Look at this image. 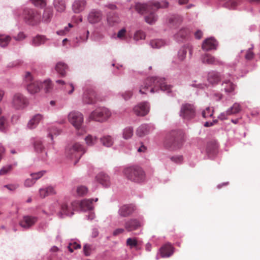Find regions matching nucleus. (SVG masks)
I'll list each match as a JSON object with an SVG mask.
<instances>
[{
    "mask_svg": "<svg viewBox=\"0 0 260 260\" xmlns=\"http://www.w3.org/2000/svg\"><path fill=\"white\" fill-rule=\"evenodd\" d=\"M169 6V3L166 1L158 2H149L147 4L137 3L136 4V11L142 14H148L145 19L149 24H152L157 20L155 12L159 8H166Z\"/></svg>",
    "mask_w": 260,
    "mask_h": 260,
    "instance_id": "f257e3e1",
    "label": "nucleus"
},
{
    "mask_svg": "<svg viewBox=\"0 0 260 260\" xmlns=\"http://www.w3.org/2000/svg\"><path fill=\"white\" fill-rule=\"evenodd\" d=\"M170 92L171 86L168 85L164 78L158 77L148 78L139 87V93L147 94L148 91L151 93L157 92L159 89Z\"/></svg>",
    "mask_w": 260,
    "mask_h": 260,
    "instance_id": "f03ea898",
    "label": "nucleus"
},
{
    "mask_svg": "<svg viewBox=\"0 0 260 260\" xmlns=\"http://www.w3.org/2000/svg\"><path fill=\"white\" fill-rule=\"evenodd\" d=\"M184 141V134L181 131H172L167 137L166 146L174 150L181 148Z\"/></svg>",
    "mask_w": 260,
    "mask_h": 260,
    "instance_id": "7ed1b4c3",
    "label": "nucleus"
},
{
    "mask_svg": "<svg viewBox=\"0 0 260 260\" xmlns=\"http://www.w3.org/2000/svg\"><path fill=\"white\" fill-rule=\"evenodd\" d=\"M23 80L27 91L31 94L39 92L42 87V83L35 80L29 72L25 73Z\"/></svg>",
    "mask_w": 260,
    "mask_h": 260,
    "instance_id": "20e7f679",
    "label": "nucleus"
},
{
    "mask_svg": "<svg viewBox=\"0 0 260 260\" xmlns=\"http://www.w3.org/2000/svg\"><path fill=\"white\" fill-rule=\"evenodd\" d=\"M123 173L128 180L135 182H140L145 179L144 171L138 166L126 168L123 170Z\"/></svg>",
    "mask_w": 260,
    "mask_h": 260,
    "instance_id": "39448f33",
    "label": "nucleus"
},
{
    "mask_svg": "<svg viewBox=\"0 0 260 260\" xmlns=\"http://www.w3.org/2000/svg\"><path fill=\"white\" fill-rule=\"evenodd\" d=\"M84 153L83 146L79 143H75L73 145L68 146L66 150V154L68 158L70 159L75 158L76 161L74 162L75 165L77 161Z\"/></svg>",
    "mask_w": 260,
    "mask_h": 260,
    "instance_id": "423d86ee",
    "label": "nucleus"
},
{
    "mask_svg": "<svg viewBox=\"0 0 260 260\" xmlns=\"http://www.w3.org/2000/svg\"><path fill=\"white\" fill-rule=\"evenodd\" d=\"M23 17L26 23L30 25H37L41 21L40 14L34 9H25L23 12Z\"/></svg>",
    "mask_w": 260,
    "mask_h": 260,
    "instance_id": "0eeeda50",
    "label": "nucleus"
},
{
    "mask_svg": "<svg viewBox=\"0 0 260 260\" xmlns=\"http://www.w3.org/2000/svg\"><path fill=\"white\" fill-rule=\"evenodd\" d=\"M196 111L192 104L186 103L182 104L181 107L180 115L185 120H190L196 116Z\"/></svg>",
    "mask_w": 260,
    "mask_h": 260,
    "instance_id": "6e6552de",
    "label": "nucleus"
},
{
    "mask_svg": "<svg viewBox=\"0 0 260 260\" xmlns=\"http://www.w3.org/2000/svg\"><path fill=\"white\" fill-rule=\"evenodd\" d=\"M111 115L110 111L106 108H99L93 111L89 116V119L102 122L107 120Z\"/></svg>",
    "mask_w": 260,
    "mask_h": 260,
    "instance_id": "1a4fd4ad",
    "label": "nucleus"
},
{
    "mask_svg": "<svg viewBox=\"0 0 260 260\" xmlns=\"http://www.w3.org/2000/svg\"><path fill=\"white\" fill-rule=\"evenodd\" d=\"M143 225V220L139 218H130L124 222L125 230L128 232H133L141 229Z\"/></svg>",
    "mask_w": 260,
    "mask_h": 260,
    "instance_id": "9d476101",
    "label": "nucleus"
},
{
    "mask_svg": "<svg viewBox=\"0 0 260 260\" xmlns=\"http://www.w3.org/2000/svg\"><path fill=\"white\" fill-rule=\"evenodd\" d=\"M78 201L73 202L69 206L67 203H63L60 205V210L58 213L60 217L63 215L72 216L73 215V211L78 206Z\"/></svg>",
    "mask_w": 260,
    "mask_h": 260,
    "instance_id": "9b49d317",
    "label": "nucleus"
},
{
    "mask_svg": "<svg viewBox=\"0 0 260 260\" xmlns=\"http://www.w3.org/2000/svg\"><path fill=\"white\" fill-rule=\"evenodd\" d=\"M69 120L77 129L79 130L81 128L83 122V116L80 112L73 111L69 114Z\"/></svg>",
    "mask_w": 260,
    "mask_h": 260,
    "instance_id": "f8f14e48",
    "label": "nucleus"
},
{
    "mask_svg": "<svg viewBox=\"0 0 260 260\" xmlns=\"http://www.w3.org/2000/svg\"><path fill=\"white\" fill-rule=\"evenodd\" d=\"M149 111V105L147 102H143L137 105L134 108V112L138 116H143Z\"/></svg>",
    "mask_w": 260,
    "mask_h": 260,
    "instance_id": "ddd939ff",
    "label": "nucleus"
},
{
    "mask_svg": "<svg viewBox=\"0 0 260 260\" xmlns=\"http://www.w3.org/2000/svg\"><path fill=\"white\" fill-rule=\"evenodd\" d=\"M136 209V207L133 205H124L120 207L118 213L122 217H127L132 215Z\"/></svg>",
    "mask_w": 260,
    "mask_h": 260,
    "instance_id": "4468645a",
    "label": "nucleus"
},
{
    "mask_svg": "<svg viewBox=\"0 0 260 260\" xmlns=\"http://www.w3.org/2000/svg\"><path fill=\"white\" fill-rule=\"evenodd\" d=\"M103 18V14L100 11L92 10L88 16V21L90 23L95 24L100 22Z\"/></svg>",
    "mask_w": 260,
    "mask_h": 260,
    "instance_id": "2eb2a0df",
    "label": "nucleus"
},
{
    "mask_svg": "<svg viewBox=\"0 0 260 260\" xmlns=\"http://www.w3.org/2000/svg\"><path fill=\"white\" fill-rule=\"evenodd\" d=\"M83 101L88 104H94L96 101L95 92L92 89L87 90L83 94Z\"/></svg>",
    "mask_w": 260,
    "mask_h": 260,
    "instance_id": "dca6fc26",
    "label": "nucleus"
},
{
    "mask_svg": "<svg viewBox=\"0 0 260 260\" xmlns=\"http://www.w3.org/2000/svg\"><path fill=\"white\" fill-rule=\"evenodd\" d=\"M37 219L36 217L25 216L20 221L19 224L22 228L27 229L33 225L37 222Z\"/></svg>",
    "mask_w": 260,
    "mask_h": 260,
    "instance_id": "f3484780",
    "label": "nucleus"
},
{
    "mask_svg": "<svg viewBox=\"0 0 260 260\" xmlns=\"http://www.w3.org/2000/svg\"><path fill=\"white\" fill-rule=\"evenodd\" d=\"M217 42L213 38L206 39L202 44V49L205 51L216 49Z\"/></svg>",
    "mask_w": 260,
    "mask_h": 260,
    "instance_id": "a211bd4d",
    "label": "nucleus"
},
{
    "mask_svg": "<svg viewBox=\"0 0 260 260\" xmlns=\"http://www.w3.org/2000/svg\"><path fill=\"white\" fill-rule=\"evenodd\" d=\"M85 0H75L72 5V9L76 13H78L83 11L86 7Z\"/></svg>",
    "mask_w": 260,
    "mask_h": 260,
    "instance_id": "6ab92c4d",
    "label": "nucleus"
},
{
    "mask_svg": "<svg viewBox=\"0 0 260 260\" xmlns=\"http://www.w3.org/2000/svg\"><path fill=\"white\" fill-rule=\"evenodd\" d=\"M162 257H168L174 253V247L170 244L164 245L160 249Z\"/></svg>",
    "mask_w": 260,
    "mask_h": 260,
    "instance_id": "aec40b11",
    "label": "nucleus"
},
{
    "mask_svg": "<svg viewBox=\"0 0 260 260\" xmlns=\"http://www.w3.org/2000/svg\"><path fill=\"white\" fill-rule=\"evenodd\" d=\"M97 181L105 187L110 185V180L108 175L104 173H99L96 177Z\"/></svg>",
    "mask_w": 260,
    "mask_h": 260,
    "instance_id": "412c9836",
    "label": "nucleus"
},
{
    "mask_svg": "<svg viewBox=\"0 0 260 260\" xmlns=\"http://www.w3.org/2000/svg\"><path fill=\"white\" fill-rule=\"evenodd\" d=\"M204 63L212 64H222V62L209 54H206L202 58Z\"/></svg>",
    "mask_w": 260,
    "mask_h": 260,
    "instance_id": "4be33fe9",
    "label": "nucleus"
},
{
    "mask_svg": "<svg viewBox=\"0 0 260 260\" xmlns=\"http://www.w3.org/2000/svg\"><path fill=\"white\" fill-rule=\"evenodd\" d=\"M150 132V126L146 124L141 125L136 130V135L139 137H143L148 135Z\"/></svg>",
    "mask_w": 260,
    "mask_h": 260,
    "instance_id": "5701e85b",
    "label": "nucleus"
},
{
    "mask_svg": "<svg viewBox=\"0 0 260 260\" xmlns=\"http://www.w3.org/2000/svg\"><path fill=\"white\" fill-rule=\"evenodd\" d=\"M28 104V100L21 94L17 93V110L23 109Z\"/></svg>",
    "mask_w": 260,
    "mask_h": 260,
    "instance_id": "b1692460",
    "label": "nucleus"
},
{
    "mask_svg": "<svg viewBox=\"0 0 260 260\" xmlns=\"http://www.w3.org/2000/svg\"><path fill=\"white\" fill-rule=\"evenodd\" d=\"M42 118V116L41 114H38L34 115L31 119L29 121L27 126L30 129L35 128L40 122Z\"/></svg>",
    "mask_w": 260,
    "mask_h": 260,
    "instance_id": "393cba45",
    "label": "nucleus"
},
{
    "mask_svg": "<svg viewBox=\"0 0 260 260\" xmlns=\"http://www.w3.org/2000/svg\"><path fill=\"white\" fill-rule=\"evenodd\" d=\"M93 200H83L79 203L80 209L83 211L91 210L93 208L92 206Z\"/></svg>",
    "mask_w": 260,
    "mask_h": 260,
    "instance_id": "a878e982",
    "label": "nucleus"
},
{
    "mask_svg": "<svg viewBox=\"0 0 260 260\" xmlns=\"http://www.w3.org/2000/svg\"><path fill=\"white\" fill-rule=\"evenodd\" d=\"M47 39L43 35H37L34 37L32 40V45L34 46H39L45 44Z\"/></svg>",
    "mask_w": 260,
    "mask_h": 260,
    "instance_id": "bb28decb",
    "label": "nucleus"
},
{
    "mask_svg": "<svg viewBox=\"0 0 260 260\" xmlns=\"http://www.w3.org/2000/svg\"><path fill=\"white\" fill-rule=\"evenodd\" d=\"M220 80V77L218 74L215 72H211L209 73L208 76V81L211 84L218 83Z\"/></svg>",
    "mask_w": 260,
    "mask_h": 260,
    "instance_id": "cd10ccee",
    "label": "nucleus"
},
{
    "mask_svg": "<svg viewBox=\"0 0 260 260\" xmlns=\"http://www.w3.org/2000/svg\"><path fill=\"white\" fill-rule=\"evenodd\" d=\"M54 6L57 11L63 12L66 8L64 0H54Z\"/></svg>",
    "mask_w": 260,
    "mask_h": 260,
    "instance_id": "c85d7f7f",
    "label": "nucleus"
},
{
    "mask_svg": "<svg viewBox=\"0 0 260 260\" xmlns=\"http://www.w3.org/2000/svg\"><path fill=\"white\" fill-rule=\"evenodd\" d=\"M67 65L63 62H59L55 66V70L60 75L63 76L66 75Z\"/></svg>",
    "mask_w": 260,
    "mask_h": 260,
    "instance_id": "c756f323",
    "label": "nucleus"
},
{
    "mask_svg": "<svg viewBox=\"0 0 260 260\" xmlns=\"http://www.w3.org/2000/svg\"><path fill=\"white\" fill-rule=\"evenodd\" d=\"M218 145L216 142L211 141L207 144L206 151L208 153L212 154L216 152Z\"/></svg>",
    "mask_w": 260,
    "mask_h": 260,
    "instance_id": "7c9ffc66",
    "label": "nucleus"
},
{
    "mask_svg": "<svg viewBox=\"0 0 260 260\" xmlns=\"http://www.w3.org/2000/svg\"><path fill=\"white\" fill-rule=\"evenodd\" d=\"M100 141L103 146L106 147H110L113 144V140L110 136H105L100 139Z\"/></svg>",
    "mask_w": 260,
    "mask_h": 260,
    "instance_id": "2f4dec72",
    "label": "nucleus"
},
{
    "mask_svg": "<svg viewBox=\"0 0 260 260\" xmlns=\"http://www.w3.org/2000/svg\"><path fill=\"white\" fill-rule=\"evenodd\" d=\"M241 110V107L239 104L235 103L232 107L226 111V115H232L239 113Z\"/></svg>",
    "mask_w": 260,
    "mask_h": 260,
    "instance_id": "473e14b6",
    "label": "nucleus"
},
{
    "mask_svg": "<svg viewBox=\"0 0 260 260\" xmlns=\"http://www.w3.org/2000/svg\"><path fill=\"white\" fill-rule=\"evenodd\" d=\"M52 16V10L50 9L47 8L44 10L43 14V21L46 23L50 22Z\"/></svg>",
    "mask_w": 260,
    "mask_h": 260,
    "instance_id": "72a5a7b5",
    "label": "nucleus"
},
{
    "mask_svg": "<svg viewBox=\"0 0 260 260\" xmlns=\"http://www.w3.org/2000/svg\"><path fill=\"white\" fill-rule=\"evenodd\" d=\"M85 141L88 146H93L98 142V138L95 136L89 135L85 138Z\"/></svg>",
    "mask_w": 260,
    "mask_h": 260,
    "instance_id": "f704fd0d",
    "label": "nucleus"
},
{
    "mask_svg": "<svg viewBox=\"0 0 260 260\" xmlns=\"http://www.w3.org/2000/svg\"><path fill=\"white\" fill-rule=\"evenodd\" d=\"M119 19L117 15L114 14H110L108 16L107 21L110 25H113L115 23L119 22Z\"/></svg>",
    "mask_w": 260,
    "mask_h": 260,
    "instance_id": "c9c22d12",
    "label": "nucleus"
},
{
    "mask_svg": "<svg viewBox=\"0 0 260 260\" xmlns=\"http://www.w3.org/2000/svg\"><path fill=\"white\" fill-rule=\"evenodd\" d=\"M133 135V128L132 127H125L123 131V138L124 139H128Z\"/></svg>",
    "mask_w": 260,
    "mask_h": 260,
    "instance_id": "e433bc0d",
    "label": "nucleus"
},
{
    "mask_svg": "<svg viewBox=\"0 0 260 260\" xmlns=\"http://www.w3.org/2000/svg\"><path fill=\"white\" fill-rule=\"evenodd\" d=\"M165 42L160 39H155L150 42V45L153 48H159L165 45Z\"/></svg>",
    "mask_w": 260,
    "mask_h": 260,
    "instance_id": "4c0bfd02",
    "label": "nucleus"
},
{
    "mask_svg": "<svg viewBox=\"0 0 260 260\" xmlns=\"http://www.w3.org/2000/svg\"><path fill=\"white\" fill-rule=\"evenodd\" d=\"M56 83L58 84H65V90L68 92L69 94H71L73 93L74 90V87L73 84H65L64 82L62 80H57Z\"/></svg>",
    "mask_w": 260,
    "mask_h": 260,
    "instance_id": "58836bf2",
    "label": "nucleus"
},
{
    "mask_svg": "<svg viewBox=\"0 0 260 260\" xmlns=\"http://www.w3.org/2000/svg\"><path fill=\"white\" fill-rule=\"evenodd\" d=\"M13 169V166L11 165H7L4 166L0 170V175H5L10 173Z\"/></svg>",
    "mask_w": 260,
    "mask_h": 260,
    "instance_id": "ea45409f",
    "label": "nucleus"
},
{
    "mask_svg": "<svg viewBox=\"0 0 260 260\" xmlns=\"http://www.w3.org/2000/svg\"><path fill=\"white\" fill-rule=\"evenodd\" d=\"M10 39V37L8 36L0 35V46L2 47H6L8 44Z\"/></svg>",
    "mask_w": 260,
    "mask_h": 260,
    "instance_id": "a19ab883",
    "label": "nucleus"
},
{
    "mask_svg": "<svg viewBox=\"0 0 260 260\" xmlns=\"http://www.w3.org/2000/svg\"><path fill=\"white\" fill-rule=\"evenodd\" d=\"M223 85L224 86V89L226 92H232L235 89V85L230 81H224Z\"/></svg>",
    "mask_w": 260,
    "mask_h": 260,
    "instance_id": "79ce46f5",
    "label": "nucleus"
},
{
    "mask_svg": "<svg viewBox=\"0 0 260 260\" xmlns=\"http://www.w3.org/2000/svg\"><path fill=\"white\" fill-rule=\"evenodd\" d=\"M213 109H211L210 107H207L202 112V115L204 118L211 117L213 116Z\"/></svg>",
    "mask_w": 260,
    "mask_h": 260,
    "instance_id": "37998d69",
    "label": "nucleus"
},
{
    "mask_svg": "<svg viewBox=\"0 0 260 260\" xmlns=\"http://www.w3.org/2000/svg\"><path fill=\"white\" fill-rule=\"evenodd\" d=\"M31 3L36 7L43 8L46 5V0H31Z\"/></svg>",
    "mask_w": 260,
    "mask_h": 260,
    "instance_id": "c03bdc74",
    "label": "nucleus"
},
{
    "mask_svg": "<svg viewBox=\"0 0 260 260\" xmlns=\"http://www.w3.org/2000/svg\"><path fill=\"white\" fill-rule=\"evenodd\" d=\"M145 38V34L142 30L137 31L134 36V39L136 41H139L140 40H143Z\"/></svg>",
    "mask_w": 260,
    "mask_h": 260,
    "instance_id": "a18cd8bd",
    "label": "nucleus"
},
{
    "mask_svg": "<svg viewBox=\"0 0 260 260\" xmlns=\"http://www.w3.org/2000/svg\"><path fill=\"white\" fill-rule=\"evenodd\" d=\"M34 148L36 152H41L44 149V146L42 145L41 141L40 140H36L34 142Z\"/></svg>",
    "mask_w": 260,
    "mask_h": 260,
    "instance_id": "49530a36",
    "label": "nucleus"
},
{
    "mask_svg": "<svg viewBox=\"0 0 260 260\" xmlns=\"http://www.w3.org/2000/svg\"><path fill=\"white\" fill-rule=\"evenodd\" d=\"M44 86L46 92H48L52 88V83L49 80H45L42 83V87Z\"/></svg>",
    "mask_w": 260,
    "mask_h": 260,
    "instance_id": "de8ad7c7",
    "label": "nucleus"
},
{
    "mask_svg": "<svg viewBox=\"0 0 260 260\" xmlns=\"http://www.w3.org/2000/svg\"><path fill=\"white\" fill-rule=\"evenodd\" d=\"M188 30L186 28L181 29L176 34V38L178 39L179 37H180L182 39L185 38V37L188 35Z\"/></svg>",
    "mask_w": 260,
    "mask_h": 260,
    "instance_id": "09e8293b",
    "label": "nucleus"
},
{
    "mask_svg": "<svg viewBox=\"0 0 260 260\" xmlns=\"http://www.w3.org/2000/svg\"><path fill=\"white\" fill-rule=\"evenodd\" d=\"M45 171H42L37 173H31L30 177H32L36 182L38 179L42 177L45 174Z\"/></svg>",
    "mask_w": 260,
    "mask_h": 260,
    "instance_id": "8fccbe9b",
    "label": "nucleus"
},
{
    "mask_svg": "<svg viewBox=\"0 0 260 260\" xmlns=\"http://www.w3.org/2000/svg\"><path fill=\"white\" fill-rule=\"evenodd\" d=\"M87 192V188L84 186H78L77 188V193L79 196H84Z\"/></svg>",
    "mask_w": 260,
    "mask_h": 260,
    "instance_id": "3c124183",
    "label": "nucleus"
},
{
    "mask_svg": "<svg viewBox=\"0 0 260 260\" xmlns=\"http://www.w3.org/2000/svg\"><path fill=\"white\" fill-rule=\"evenodd\" d=\"M126 244L131 247H136L138 245V241L136 238H129L126 240Z\"/></svg>",
    "mask_w": 260,
    "mask_h": 260,
    "instance_id": "603ef678",
    "label": "nucleus"
},
{
    "mask_svg": "<svg viewBox=\"0 0 260 260\" xmlns=\"http://www.w3.org/2000/svg\"><path fill=\"white\" fill-rule=\"evenodd\" d=\"M186 51L183 48L179 50L178 54V58L181 60H183L186 57Z\"/></svg>",
    "mask_w": 260,
    "mask_h": 260,
    "instance_id": "864d4df0",
    "label": "nucleus"
},
{
    "mask_svg": "<svg viewBox=\"0 0 260 260\" xmlns=\"http://www.w3.org/2000/svg\"><path fill=\"white\" fill-rule=\"evenodd\" d=\"M68 247L69 250L71 252H73L74 251V249H80L81 248V246L80 244L75 242L72 244V243L70 244Z\"/></svg>",
    "mask_w": 260,
    "mask_h": 260,
    "instance_id": "5fc2aeb1",
    "label": "nucleus"
},
{
    "mask_svg": "<svg viewBox=\"0 0 260 260\" xmlns=\"http://www.w3.org/2000/svg\"><path fill=\"white\" fill-rule=\"evenodd\" d=\"M35 180L32 177L27 178L24 182V185L26 187H30L35 183Z\"/></svg>",
    "mask_w": 260,
    "mask_h": 260,
    "instance_id": "6e6d98bb",
    "label": "nucleus"
},
{
    "mask_svg": "<svg viewBox=\"0 0 260 260\" xmlns=\"http://www.w3.org/2000/svg\"><path fill=\"white\" fill-rule=\"evenodd\" d=\"M91 247L88 244H85L83 247L84 252L85 255L88 256L90 254Z\"/></svg>",
    "mask_w": 260,
    "mask_h": 260,
    "instance_id": "4d7b16f0",
    "label": "nucleus"
},
{
    "mask_svg": "<svg viewBox=\"0 0 260 260\" xmlns=\"http://www.w3.org/2000/svg\"><path fill=\"white\" fill-rule=\"evenodd\" d=\"M253 56L254 54L253 52L250 49H249L246 52L245 55V58L248 60H250L253 57Z\"/></svg>",
    "mask_w": 260,
    "mask_h": 260,
    "instance_id": "13d9d810",
    "label": "nucleus"
},
{
    "mask_svg": "<svg viewBox=\"0 0 260 260\" xmlns=\"http://www.w3.org/2000/svg\"><path fill=\"white\" fill-rule=\"evenodd\" d=\"M46 190L47 191V194L49 195H52L56 193V191L55 190V189L52 186H48L46 188Z\"/></svg>",
    "mask_w": 260,
    "mask_h": 260,
    "instance_id": "bf43d9fd",
    "label": "nucleus"
},
{
    "mask_svg": "<svg viewBox=\"0 0 260 260\" xmlns=\"http://www.w3.org/2000/svg\"><path fill=\"white\" fill-rule=\"evenodd\" d=\"M133 92L132 91H126L122 94V96L125 100H127L131 98Z\"/></svg>",
    "mask_w": 260,
    "mask_h": 260,
    "instance_id": "052dcab7",
    "label": "nucleus"
},
{
    "mask_svg": "<svg viewBox=\"0 0 260 260\" xmlns=\"http://www.w3.org/2000/svg\"><path fill=\"white\" fill-rule=\"evenodd\" d=\"M125 228H118L114 230L113 232V236H117L119 234H122L125 231Z\"/></svg>",
    "mask_w": 260,
    "mask_h": 260,
    "instance_id": "680f3d73",
    "label": "nucleus"
},
{
    "mask_svg": "<svg viewBox=\"0 0 260 260\" xmlns=\"http://www.w3.org/2000/svg\"><path fill=\"white\" fill-rule=\"evenodd\" d=\"M40 196L41 198H44L46 196H48L47 191L46 190V188H41L39 190Z\"/></svg>",
    "mask_w": 260,
    "mask_h": 260,
    "instance_id": "e2e57ef3",
    "label": "nucleus"
},
{
    "mask_svg": "<svg viewBox=\"0 0 260 260\" xmlns=\"http://www.w3.org/2000/svg\"><path fill=\"white\" fill-rule=\"evenodd\" d=\"M26 38V35L23 32H20L17 35V41H22Z\"/></svg>",
    "mask_w": 260,
    "mask_h": 260,
    "instance_id": "0e129e2a",
    "label": "nucleus"
},
{
    "mask_svg": "<svg viewBox=\"0 0 260 260\" xmlns=\"http://www.w3.org/2000/svg\"><path fill=\"white\" fill-rule=\"evenodd\" d=\"M171 159L175 162H180L182 160V156H174L171 158Z\"/></svg>",
    "mask_w": 260,
    "mask_h": 260,
    "instance_id": "69168bd1",
    "label": "nucleus"
},
{
    "mask_svg": "<svg viewBox=\"0 0 260 260\" xmlns=\"http://www.w3.org/2000/svg\"><path fill=\"white\" fill-rule=\"evenodd\" d=\"M126 30L125 29H122L119 30L117 34V37L119 38H122L125 34Z\"/></svg>",
    "mask_w": 260,
    "mask_h": 260,
    "instance_id": "338daca9",
    "label": "nucleus"
},
{
    "mask_svg": "<svg viewBox=\"0 0 260 260\" xmlns=\"http://www.w3.org/2000/svg\"><path fill=\"white\" fill-rule=\"evenodd\" d=\"M194 36L196 39H200L202 37L203 33L201 30H199L195 32Z\"/></svg>",
    "mask_w": 260,
    "mask_h": 260,
    "instance_id": "774afa93",
    "label": "nucleus"
}]
</instances>
